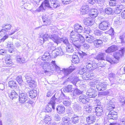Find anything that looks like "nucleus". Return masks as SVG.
Listing matches in <instances>:
<instances>
[{
  "label": "nucleus",
  "mask_w": 125,
  "mask_h": 125,
  "mask_svg": "<svg viewBox=\"0 0 125 125\" xmlns=\"http://www.w3.org/2000/svg\"><path fill=\"white\" fill-rule=\"evenodd\" d=\"M62 120L63 124L64 125H69L70 124L71 119L69 117H64L62 118Z\"/></svg>",
  "instance_id": "28"
},
{
  "label": "nucleus",
  "mask_w": 125,
  "mask_h": 125,
  "mask_svg": "<svg viewBox=\"0 0 125 125\" xmlns=\"http://www.w3.org/2000/svg\"><path fill=\"white\" fill-rule=\"evenodd\" d=\"M16 80L20 86L22 87L25 86V83L22 80L21 76H19L17 77Z\"/></svg>",
  "instance_id": "29"
},
{
  "label": "nucleus",
  "mask_w": 125,
  "mask_h": 125,
  "mask_svg": "<svg viewBox=\"0 0 125 125\" xmlns=\"http://www.w3.org/2000/svg\"><path fill=\"white\" fill-rule=\"evenodd\" d=\"M43 6H44L42 4L40 7L38 9L35 10V12H39L41 11H43L44 10Z\"/></svg>",
  "instance_id": "51"
},
{
  "label": "nucleus",
  "mask_w": 125,
  "mask_h": 125,
  "mask_svg": "<svg viewBox=\"0 0 125 125\" xmlns=\"http://www.w3.org/2000/svg\"><path fill=\"white\" fill-rule=\"evenodd\" d=\"M52 63H51V64L49 65V66H48V65H49V63L47 62H45L43 66V68L44 69H46L48 68H49V67H50L51 69V68L52 67Z\"/></svg>",
  "instance_id": "49"
},
{
  "label": "nucleus",
  "mask_w": 125,
  "mask_h": 125,
  "mask_svg": "<svg viewBox=\"0 0 125 125\" xmlns=\"http://www.w3.org/2000/svg\"><path fill=\"white\" fill-rule=\"evenodd\" d=\"M86 95L82 94L79 97V101L82 104H85L88 102L89 99Z\"/></svg>",
  "instance_id": "17"
},
{
  "label": "nucleus",
  "mask_w": 125,
  "mask_h": 125,
  "mask_svg": "<svg viewBox=\"0 0 125 125\" xmlns=\"http://www.w3.org/2000/svg\"><path fill=\"white\" fill-rule=\"evenodd\" d=\"M29 96L32 98H34L37 95V91L36 90H31L29 93Z\"/></svg>",
  "instance_id": "32"
},
{
  "label": "nucleus",
  "mask_w": 125,
  "mask_h": 125,
  "mask_svg": "<svg viewBox=\"0 0 125 125\" xmlns=\"http://www.w3.org/2000/svg\"><path fill=\"white\" fill-rule=\"evenodd\" d=\"M51 120L52 119L50 116L48 115L45 116L43 120L44 122L47 124H49L51 123Z\"/></svg>",
  "instance_id": "31"
},
{
  "label": "nucleus",
  "mask_w": 125,
  "mask_h": 125,
  "mask_svg": "<svg viewBox=\"0 0 125 125\" xmlns=\"http://www.w3.org/2000/svg\"><path fill=\"white\" fill-rule=\"evenodd\" d=\"M84 68H83L82 69V71L83 72L81 73L82 74H83L82 76V78L84 80H91V79L93 78L94 76L93 74H92L91 75L89 73H85V71H83L84 69Z\"/></svg>",
  "instance_id": "9"
},
{
  "label": "nucleus",
  "mask_w": 125,
  "mask_h": 125,
  "mask_svg": "<svg viewBox=\"0 0 125 125\" xmlns=\"http://www.w3.org/2000/svg\"><path fill=\"white\" fill-rule=\"evenodd\" d=\"M109 91H108L100 92L99 93L98 95L99 96H104L107 95L109 94Z\"/></svg>",
  "instance_id": "52"
},
{
  "label": "nucleus",
  "mask_w": 125,
  "mask_h": 125,
  "mask_svg": "<svg viewBox=\"0 0 125 125\" xmlns=\"http://www.w3.org/2000/svg\"><path fill=\"white\" fill-rule=\"evenodd\" d=\"M7 92L9 96L10 99H13L14 98H16L18 96L17 93L14 90L11 88L9 89L8 88Z\"/></svg>",
  "instance_id": "6"
},
{
  "label": "nucleus",
  "mask_w": 125,
  "mask_h": 125,
  "mask_svg": "<svg viewBox=\"0 0 125 125\" xmlns=\"http://www.w3.org/2000/svg\"><path fill=\"white\" fill-rule=\"evenodd\" d=\"M114 21L116 23L118 24H121L122 23L121 19L119 17H115Z\"/></svg>",
  "instance_id": "53"
},
{
  "label": "nucleus",
  "mask_w": 125,
  "mask_h": 125,
  "mask_svg": "<svg viewBox=\"0 0 125 125\" xmlns=\"http://www.w3.org/2000/svg\"><path fill=\"white\" fill-rule=\"evenodd\" d=\"M5 61L8 67H10L12 65V62L10 59V55H7L5 59Z\"/></svg>",
  "instance_id": "22"
},
{
  "label": "nucleus",
  "mask_w": 125,
  "mask_h": 125,
  "mask_svg": "<svg viewBox=\"0 0 125 125\" xmlns=\"http://www.w3.org/2000/svg\"><path fill=\"white\" fill-rule=\"evenodd\" d=\"M94 38V37L90 36H87L86 37V41L89 43H91L93 42Z\"/></svg>",
  "instance_id": "39"
},
{
  "label": "nucleus",
  "mask_w": 125,
  "mask_h": 125,
  "mask_svg": "<svg viewBox=\"0 0 125 125\" xmlns=\"http://www.w3.org/2000/svg\"><path fill=\"white\" fill-rule=\"evenodd\" d=\"M63 104L67 107H69L70 106L71 103L68 101H64L63 102Z\"/></svg>",
  "instance_id": "63"
},
{
  "label": "nucleus",
  "mask_w": 125,
  "mask_h": 125,
  "mask_svg": "<svg viewBox=\"0 0 125 125\" xmlns=\"http://www.w3.org/2000/svg\"><path fill=\"white\" fill-rule=\"evenodd\" d=\"M19 101L21 103H23L28 101V98L26 94L24 93L20 94L19 95Z\"/></svg>",
  "instance_id": "11"
},
{
  "label": "nucleus",
  "mask_w": 125,
  "mask_h": 125,
  "mask_svg": "<svg viewBox=\"0 0 125 125\" xmlns=\"http://www.w3.org/2000/svg\"><path fill=\"white\" fill-rule=\"evenodd\" d=\"M30 87H34L35 86V81L33 80H32L31 81H30V83H28Z\"/></svg>",
  "instance_id": "54"
},
{
  "label": "nucleus",
  "mask_w": 125,
  "mask_h": 125,
  "mask_svg": "<svg viewBox=\"0 0 125 125\" xmlns=\"http://www.w3.org/2000/svg\"><path fill=\"white\" fill-rule=\"evenodd\" d=\"M67 112L69 116H71L73 114V111L72 108H69L67 110Z\"/></svg>",
  "instance_id": "56"
},
{
  "label": "nucleus",
  "mask_w": 125,
  "mask_h": 125,
  "mask_svg": "<svg viewBox=\"0 0 125 125\" xmlns=\"http://www.w3.org/2000/svg\"><path fill=\"white\" fill-rule=\"evenodd\" d=\"M86 120L88 124H91L95 121V118L94 116H90L87 118Z\"/></svg>",
  "instance_id": "25"
},
{
  "label": "nucleus",
  "mask_w": 125,
  "mask_h": 125,
  "mask_svg": "<svg viewBox=\"0 0 125 125\" xmlns=\"http://www.w3.org/2000/svg\"><path fill=\"white\" fill-rule=\"evenodd\" d=\"M85 40L84 37L81 35L80 34L79 36V41L80 43H83L85 42Z\"/></svg>",
  "instance_id": "57"
},
{
  "label": "nucleus",
  "mask_w": 125,
  "mask_h": 125,
  "mask_svg": "<svg viewBox=\"0 0 125 125\" xmlns=\"http://www.w3.org/2000/svg\"><path fill=\"white\" fill-rule=\"evenodd\" d=\"M86 94L90 97L94 98L97 96V93L96 92L94 91H91L89 90L86 93Z\"/></svg>",
  "instance_id": "24"
},
{
  "label": "nucleus",
  "mask_w": 125,
  "mask_h": 125,
  "mask_svg": "<svg viewBox=\"0 0 125 125\" xmlns=\"http://www.w3.org/2000/svg\"><path fill=\"white\" fill-rule=\"evenodd\" d=\"M80 60L78 55H74L73 57L72 62L75 64L79 63Z\"/></svg>",
  "instance_id": "34"
},
{
  "label": "nucleus",
  "mask_w": 125,
  "mask_h": 125,
  "mask_svg": "<svg viewBox=\"0 0 125 125\" xmlns=\"http://www.w3.org/2000/svg\"><path fill=\"white\" fill-rule=\"evenodd\" d=\"M105 0H96V3H98L99 4H100V5H103L104 2H105Z\"/></svg>",
  "instance_id": "64"
},
{
  "label": "nucleus",
  "mask_w": 125,
  "mask_h": 125,
  "mask_svg": "<svg viewBox=\"0 0 125 125\" xmlns=\"http://www.w3.org/2000/svg\"><path fill=\"white\" fill-rule=\"evenodd\" d=\"M94 45L97 48L100 47L103 43L102 41L101 40L96 39L94 41Z\"/></svg>",
  "instance_id": "30"
},
{
  "label": "nucleus",
  "mask_w": 125,
  "mask_h": 125,
  "mask_svg": "<svg viewBox=\"0 0 125 125\" xmlns=\"http://www.w3.org/2000/svg\"><path fill=\"white\" fill-rule=\"evenodd\" d=\"M51 6L54 8L60 6V3L58 0H50Z\"/></svg>",
  "instance_id": "19"
},
{
  "label": "nucleus",
  "mask_w": 125,
  "mask_h": 125,
  "mask_svg": "<svg viewBox=\"0 0 125 125\" xmlns=\"http://www.w3.org/2000/svg\"><path fill=\"white\" fill-rule=\"evenodd\" d=\"M95 111L94 112V114H96L98 116H101L103 114V107L101 105H98L95 108Z\"/></svg>",
  "instance_id": "7"
},
{
  "label": "nucleus",
  "mask_w": 125,
  "mask_h": 125,
  "mask_svg": "<svg viewBox=\"0 0 125 125\" xmlns=\"http://www.w3.org/2000/svg\"><path fill=\"white\" fill-rule=\"evenodd\" d=\"M74 28L75 30L76 31V32L78 33H81L83 30V27L81 25H79L78 24H75L74 26Z\"/></svg>",
  "instance_id": "23"
},
{
  "label": "nucleus",
  "mask_w": 125,
  "mask_h": 125,
  "mask_svg": "<svg viewBox=\"0 0 125 125\" xmlns=\"http://www.w3.org/2000/svg\"><path fill=\"white\" fill-rule=\"evenodd\" d=\"M83 48L85 50L88 49L90 47V45L86 43L84 44L83 45Z\"/></svg>",
  "instance_id": "62"
},
{
  "label": "nucleus",
  "mask_w": 125,
  "mask_h": 125,
  "mask_svg": "<svg viewBox=\"0 0 125 125\" xmlns=\"http://www.w3.org/2000/svg\"><path fill=\"white\" fill-rule=\"evenodd\" d=\"M74 69V68L71 66L68 68H63L62 71V73H63L64 75L66 76L71 73Z\"/></svg>",
  "instance_id": "14"
},
{
  "label": "nucleus",
  "mask_w": 125,
  "mask_h": 125,
  "mask_svg": "<svg viewBox=\"0 0 125 125\" xmlns=\"http://www.w3.org/2000/svg\"><path fill=\"white\" fill-rule=\"evenodd\" d=\"M105 13L108 15H112L113 13V10L111 8H105L104 10Z\"/></svg>",
  "instance_id": "38"
},
{
  "label": "nucleus",
  "mask_w": 125,
  "mask_h": 125,
  "mask_svg": "<svg viewBox=\"0 0 125 125\" xmlns=\"http://www.w3.org/2000/svg\"><path fill=\"white\" fill-rule=\"evenodd\" d=\"M108 117V119L115 120L117 118V113L113 110H111L109 112Z\"/></svg>",
  "instance_id": "16"
},
{
  "label": "nucleus",
  "mask_w": 125,
  "mask_h": 125,
  "mask_svg": "<svg viewBox=\"0 0 125 125\" xmlns=\"http://www.w3.org/2000/svg\"><path fill=\"white\" fill-rule=\"evenodd\" d=\"M50 57L49 53L48 52H46L44 53V55L42 56L41 58L42 59L46 61V60H48Z\"/></svg>",
  "instance_id": "37"
},
{
  "label": "nucleus",
  "mask_w": 125,
  "mask_h": 125,
  "mask_svg": "<svg viewBox=\"0 0 125 125\" xmlns=\"http://www.w3.org/2000/svg\"><path fill=\"white\" fill-rule=\"evenodd\" d=\"M90 12L89 14L90 17L94 18L97 16L98 13V10L94 9L90 10Z\"/></svg>",
  "instance_id": "20"
},
{
  "label": "nucleus",
  "mask_w": 125,
  "mask_h": 125,
  "mask_svg": "<svg viewBox=\"0 0 125 125\" xmlns=\"http://www.w3.org/2000/svg\"><path fill=\"white\" fill-rule=\"evenodd\" d=\"M49 38L52 40L55 43L57 44L60 42V38L55 34H52L50 36Z\"/></svg>",
  "instance_id": "18"
},
{
  "label": "nucleus",
  "mask_w": 125,
  "mask_h": 125,
  "mask_svg": "<svg viewBox=\"0 0 125 125\" xmlns=\"http://www.w3.org/2000/svg\"><path fill=\"white\" fill-rule=\"evenodd\" d=\"M94 58L98 61L100 60H106L111 64H112V60L106 56L104 53H99L95 57H94Z\"/></svg>",
  "instance_id": "3"
},
{
  "label": "nucleus",
  "mask_w": 125,
  "mask_h": 125,
  "mask_svg": "<svg viewBox=\"0 0 125 125\" xmlns=\"http://www.w3.org/2000/svg\"><path fill=\"white\" fill-rule=\"evenodd\" d=\"M74 90L73 88L71 87V86L68 85L67 87L63 89V91L65 92H71Z\"/></svg>",
  "instance_id": "44"
},
{
  "label": "nucleus",
  "mask_w": 125,
  "mask_h": 125,
  "mask_svg": "<svg viewBox=\"0 0 125 125\" xmlns=\"http://www.w3.org/2000/svg\"><path fill=\"white\" fill-rule=\"evenodd\" d=\"M84 21V24L87 26L92 25L94 23L93 19L89 17L85 19Z\"/></svg>",
  "instance_id": "21"
},
{
  "label": "nucleus",
  "mask_w": 125,
  "mask_h": 125,
  "mask_svg": "<svg viewBox=\"0 0 125 125\" xmlns=\"http://www.w3.org/2000/svg\"><path fill=\"white\" fill-rule=\"evenodd\" d=\"M115 123H110L107 118H104V125H115Z\"/></svg>",
  "instance_id": "48"
},
{
  "label": "nucleus",
  "mask_w": 125,
  "mask_h": 125,
  "mask_svg": "<svg viewBox=\"0 0 125 125\" xmlns=\"http://www.w3.org/2000/svg\"><path fill=\"white\" fill-rule=\"evenodd\" d=\"M56 100V99L54 96H53L51 99L50 101L48 103L46 108V110L47 112H51L52 109L53 110L54 109V105Z\"/></svg>",
  "instance_id": "4"
},
{
  "label": "nucleus",
  "mask_w": 125,
  "mask_h": 125,
  "mask_svg": "<svg viewBox=\"0 0 125 125\" xmlns=\"http://www.w3.org/2000/svg\"><path fill=\"white\" fill-rule=\"evenodd\" d=\"M1 27L2 28H4L3 29H5V31H7L11 29V26L10 24H4L1 26Z\"/></svg>",
  "instance_id": "47"
},
{
  "label": "nucleus",
  "mask_w": 125,
  "mask_h": 125,
  "mask_svg": "<svg viewBox=\"0 0 125 125\" xmlns=\"http://www.w3.org/2000/svg\"><path fill=\"white\" fill-rule=\"evenodd\" d=\"M50 35H48L47 34H45L43 35L42 37H40V40L41 41V42H43L47 40L49 38Z\"/></svg>",
  "instance_id": "36"
},
{
  "label": "nucleus",
  "mask_w": 125,
  "mask_h": 125,
  "mask_svg": "<svg viewBox=\"0 0 125 125\" xmlns=\"http://www.w3.org/2000/svg\"><path fill=\"white\" fill-rule=\"evenodd\" d=\"M125 51V49L124 48L121 49L119 52L114 53V57L117 61L119 60L120 57L123 56ZM118 62V61L116 62L115 63Z\"/></svg>",
  "instance_id": "10"
},
{
  "label": "nucleus",
  "mask_w": 125,
  "mask_h": 125,
  "mask_svg": "<svg viewBox=\"0 0 125 125\" xmlns=\"http://www.w3.org/2000/svg\"><path fill=\"white\" fill-rule=\"evenodd\" d=\"M108 84L106 83H100L96 86V88L98 91H103L106 89Z\"/></svg>",
  "instance_id": "8"
},
{
  "label": "nucleus",
  "mask_w": 125,
  "mask_h": 125,
  "mask_svg": "<svg viewBox=\"0 0 125 125\" xmlns=\"http://www.w3.org/2000/svg\"><path fill=\"white\" fill-rule=\"evenodd\" d=\"M42 19L43 20V22H45V21H48V23H49L50 21L49 18L47 17V16H43L42 17Z\"/></svg>",
  "instance_id": "55"
},
{
  "label": "nucleus",
  "mask_w": 125,
  "mask_h": 125,
  "mask_svg": "<svg viewBox=\"0 0 125 125\" xmlns=\"http://www.w3.org/2000/svg\"><path fill=\"white\" fill-rule=\"evenodd\" d=\"M25 77L27 83H30V81L32 80L29 73H28L26 74L25 75Z\"/></svg>",
  "instance_id": "50"
},
{
  "label": "nucleus",
  "mask_w": 125,
  "mask_h": 125,
  "mask_svg": "<svg viewBox=\"0 0 125 125\" xmlns=\"http://www.w3.org/2000/svg\"><path fill=\"white\" fill-rule=\"evenodd\" d=\"M25 59L24 58H18L17 59V61L18 62L20 63H23L25 62Z\"/></svg>",
  "instance_id": "58"
},
{
  "label": "nucleus",
  "mask_w": 125,
  "mask_h": 125,
  "mask_svg": "<svg viewBox=\"0 0 125 125\" xmlns=\"http://www.w3.org/2000/svg\"><path fill=\"white\" fill-rule=\"evenodd\" d=\"M69 99V97L65 96L64 94L63 93H61L59 98L60 102H62V100H64L65 99Z\"/></svg>",
  "instance_id": "40"
},
{
  "label": "nucleus",
  "mask_w": 125,
  "mask_h": 125,
  "mask_svg": "<svg viewBox=\"0 0 125 125\" xmlns=\"http://www.w3.org/2000/svg\"><path fill=\"white\" fill-rule=\"evenodd\" d=\"M56 110L59 113H63L65 111V108L63 106L59 105L57 106Z\"/></svg>",
  "instance_id": "26"
},
{
  "label": "nucleus",
  "mask_w": 125,
  "mask_h": 125,
  "mask_svg": "<svg viewBox=\"0 0 125 125\" xmlns=\"http://www.w3.org/2000/svg\"><path fill=\"white\" fill-rule=\"evenodd\" d=\"M94 33L95 35L100 36L102 34V32L99 30H96L94 31Z\"/></svg>",
  "instance_id": "61"
},
{
  "label": "nucleus",
  "mask_w": 125,
  "mask_h": 125,
  "mask_svg": "<svg viewBox=\"0 0 125 125\" xmlns=\"http://www.w3.org/2000/svg\"><path fill=\"white\" fill-rule=\"evenodd\" d=\"M80 34L77 32H72L70 35V41L76 48L79 49L81 47V45L79 42V36Z\"/></svg>",
  "instance_id": "1"
},
{
  "label": "nucleus",
  "mask_w": 125,
  "mask_h": 125,
  "mask_svg": "<svg viewBox=\"0 0 125 125\" xmlns=\"http://www.w3.org/2000/svg\"><path fill=\"white\" fill-rule=\"evenodd\" d=\"M73 108L74 110L76 112L79 111L82 109V107L80 105L77 104H75L73 105Z\"/></svg>",
  "instance_id": "41"
},
{
  "label": "nucleus",
  "mask_w": 125,
  "mask_h": 125,
  "mask_svg": "<svg viewBox=\"0 0 125 125\" xmlns=\"http://www.w3.org/2000/svg\"><path fill=\"white\" fill-rule=\"evenodd\" d=\"M9 85L10 87L14 89L16 88L17 84L15 81H10L9 82Z\"/></svg>",
  "instance_id": "42"
},
{
  "label": "nucleus",
  "mask_w": 125,
  "mask_h": 125,
  "mask_svg": "<svg viewBox=\"0 0 125 125\" xmlns=\"http://www.w3.org/2000/svg\"><path fill=\"white\" fill-rule=\"evenodd\" d=\"M66 51L67 52H69L72 53L73 52L74 49L72 45L69 44L66 47Z\"/></svg>",
  "instance_id": "43"
},
{
  "label": "nucleus",
  "mask_w": 125,
  "mask_h": 125,
  "mask_svg": "<svg viewBox=\"0 0 125 125\" xmlns=\"http://www.w3.org/2000/svg\"><path fill=\"white\" fill-rule=\"evenodd\" d=\"M117 49L116 46L115 45H113L108 48V49L105 50L106 53H110L115 51Z\"/></svg>",
  "instance_id": "27"
},
{
  "label": "nucleus",
  "mask_w": 125,
  "mask_h": 125,
  "mask_svg": "<svg viewBox=\"0 0 125 125\" xmlns=\"http://www.w3.org/2000/svg\"><path fill=\"white\" fill-rule=\"evenodd\" d=\"M68 79L70 80L74 85L76 84L78 81V78L75 77H74L73 78L72 77L69 78H68Z\"/></svg>",
  "instance_id": "46"
},
{
  "label": "nucleus",
  "mask_w": 125,
  "mask_h": 125,
  "mask_svg": "<svg viewBox=\"0 0 125 125\" xmlns=\"http://www.w3.org/2000/svg\"><path fill=\"white\" fill-rule=\"evenodd\" d=\"M53 57H54L58 55L61 56L63 54V52L62 48H56L54 51H53L52 52Z\"/></svg>",
  "instance_id": "12"
},
{
  "label": "nucleus",
  "mask_w": 125,
  "mask_h": 125,
  "mask_svg": "<svg viewBox=\"0 0 125 125\" xmlns=\"http://www.w3.org/2000/svg\"><path fill=\"white\" fill-rule=\"evenodd\" d=\"M60 42H62L67 46L68 45L70 44L68 41V39L66 37H63L62 38H60Z\"/></svg>",
  "instance_id": "35"
},
{
  "label": "nucleus",
  "mask_w": 125,
  "mask_h": 125,
  "mask_svg": "<svg viewBox=\"0 0 125 125\" xmlns=\"http://www.w3.org/2000/svg\"><path fill=\"white\" fill-rule=\"evenodd\" d=\"M110 5L111 6H114L116 5L117 2L115 0H111L109 2Z\"/></svg>",
  "instance_id": "60"
},
{
  "label": "nucleus",
  "mask_w": 125,
  "mask_h": 125,
  "mask_svg": "<svg viewBox=\"0 0 125 125\" xmlns=\"http://www.w3.org/2000/svg\"><path fill=\"white\" fill-rule=\"evenodd\" d=\"M90 10L88 6L86 5H83L81 9V13L82 14H85L89 13Z\"/></svg>",
  "instance_id": "13"
},
{
  "label": "nucleus",
  "mask_w": 125,
  "mask_h": 125,
  "mask_svg": "<svg viewBox=\"0 0 125 125\" xmlns=\"http://www.w3.org/2000/svg\"><path fill=\"white\" fill-rule=\"evenodd\" d=\"M79 117L77 115H74L71 118L72 123L74 124L78 123L79 122Z\"/></svg>",
  "instance_id": "33"
},
{
  "label": "nucleus",
  "mask_w": 125,
  "mask_h": 125,
  "mask_svg": "<svg viewBox=\"0 0 125 125\" xmlns=\"http://www.w3.org/2000/svg\"><path fill=\"white\" fill-rule=\"evenodd\" d=\"M51 63H52V67L51 68V70H53V69H54V67L55 68L56 71L58 73H62V69H63V68H60L56 64L55 61H52Z\"/></svg>",
  "instance_id": "15"
},
{
  "label": "nucleus",
  "mask_w": 125,
  "mask_h": 125,
  "mask_svg": "<svg viewBox=\"0 0 125 125\" xmlns=\"http://www.w3.org/2000/svg\"><path fill=\"white\" fill-rule=\"evenodd\" d=\"M42 4L45 7H46L49 8H52L49 4L48 0H44V1L42 2Z\"/></svg>",
  "instance_id": "45"
},
{
  "label": "nucleus",
  "mask_w": 125,
  "mask_h": 125,
  "mask_svg": "<svg viewBox=\"0 0 125 125\" xmlns=\"http://www.w3.org/2000/svg\"><path fill=\"white\" fill-rule=\"evenodd\" d=\"M99 27L101 30L105 31L111 28L110 22L108 21H104L99 24Z\"/></svg>",
  "instance_id": "5"
},
{
  "label": "nucleus",
  "mask_w": 125,
  "mask_h": 125,
  "mask_svg": "<svg viewBox=\"0 0 125 125\" xmlns=\"http://www.w3.org/2000/svg\"><path fill=\"white\" fill-rule=\"evenodd\" d=\"M83 61L86 62V68L89 70H93L96 69L97 67V64L96 63L90 61L87 58L83 60Z\"/></svg>",
  "instance_id": "2"
},
{
  "label": "nucleus",
  "mask_w": 125,
  "mask_h": 125,
  "mask_svg": "<svg viewBox=\"0 0 125 125\" xmlns=\"http://www.w3.org/2000/svg\"><path fill=\"white\" fill-rule=\"evenodd\" d=\"M117 7L121 10H125V5H123L121 4L117 5Z\"/></svg>",
  "instance_id": "59"
}]
</instances>
